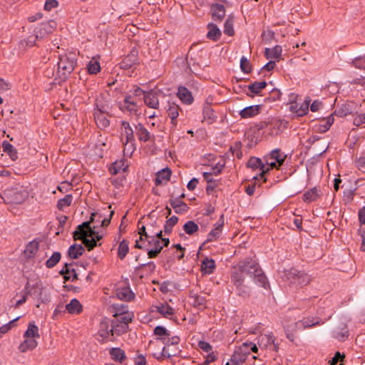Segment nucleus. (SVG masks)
Instances as JSON below:
<instances>
[{
  "label": "nucleus",
  "mask_w": 365,
  "mask_h": 365,
  "mask_svg": "<svg viewBox=\"0 0 365 365\" xmlns=\"http://www.w3.org/2000/svg\"><path fill=\"white\" fill-rule=\"evenodd\" d=\"M133 317V314H128L125 317L113 319H103L99 324L97 339L102 343L114 341L118 336L128 331L129 324Z\"/></svg>",
  "instance_id": "nucleus-1"
},
{
  "label": "nucleus",
  "mask_w": 365,
  "mask_h": 365,
  "mask_svg": "<svg viewBox=\"0 0 365 365\" xmlns=\"http://www.w3.org/2000/svg\"><path fill=\"white\" fill-rule=\"evenodd\" d=\"M77 53L68 52L59 55L57 63L56 78L61 81H65L73 71L77 63Z\"/></svg>",
  "instance_id": "nucleus-2"
},
{
  "label": "nucleus",
  "mask_w": 365,
  "mask_h": 365,
  "mask_svg": "<svg viewBox=\"0 0 365 365\" xmlns=\"http://www.w3.org/2000/svg\"><path fill=\"white\" fill-rule=\"evenodd\" d=\"M110 107L108 101H105L103 97L96 98L94 109L93 117L97 126L100 129H106L110 125Z\"/></svg>",
  "instance_id": "nucleus-3"
},
{
  "label": "nucleus",
  "mask_w": 365,
  "mask_h": 365,
  "mask_svg": "<svg viewBox=\"0 0 365 365\" xmlns=\"http://www.w3.org/2000/svg\"><path fill=\"white\" fill-rule=\"evenodd\" d=\"M120 140L124 146V156L131 157L136 149L134 131L130 123L125 120L121 121Z\"/></svg>",
  "instance_id": "nucleus-4"
},
{
  "label": "nucleus",
  "mask_w": 365,
  "mask_h": 365,
  "mask_svg": "<svg viewBox=\"0 0 365 365\" xmlns=\"http://www.w3.org/2000/svg\"><path fill=\"white\" fill-rule=\"evenodd\" d=\"M242 269L243 271H247V273L253 277L255 282L257 285L264 289H268L269 287V284L267 277L259 267V264L255 260H245L243 262Z\"/></svg>",
  "instance_id": "nucleus-5"
},
{
  "label": "nucleus",
  "mask_w": 365,
  "mask_h": 365,
  "mask_svg": "<svg viewBox=\"0 0 365 365\" xmlns=\"http://www.w3.org/2000/svg\"><path fill=\"white\" fill-rule=\"evenodd\" d=\"M162 230L155 232H151L150 238L147 240L149 247H145L148 250V255L150 258H153L160 252L163 247L169 243L168 238L162 237Z\"/></svg>",
  "instance_id": "nucleus-6"
},
{
  "label": "nucleus",
  "mask_w": 365,
  "mask_h": 365,
  "mask_svg": "<svg viewBox=\"0 0 365 365\" xmlns=\"http://www.w3.org/2000/svg\"><path fill=\"white\" fill-rule=\"evenodd\" d=\"M287 155L284 154L280 149L276 148L269 152L264 158L269 166V170L274 168L279 169L283 165Z\"/></svg>",
  "instance_id": "nucleus-7"
},
{
  "label": "nucleus",
  "mask_w": 365,
  "mask_h": 365,
  "mask_svg": "<svg viewBox=\"0 0 365 365\" xmlns=\"http://www.w3.org/2000/svg\"><path fill=\"white\" fill-rule=\"evenodd\" d=\"M51 32V29L48 23L41 24L35 30V34L28 36L26 39L22 41L21 44L23 46L32 47L36 44V41L38 38H42L48 33Z\"/></svg>",
  "instance_id": "nucleus-8"
},
{
  "label": "nucleus",
  "mask_w": 365,
  "mask_h": 365,
  "mask_svg": "<svg viewBox=\"0 0 365 365\" xmlns=\"http://www.w3.org/2000/svg\"><path fill=\"white\" fill-rule=\"evenodd\" d=\"M89 222H83L82 225H78V230L74 232V237L78 239H83L85 246L88 250H92L97 245L96 240L92 237V235H89L90 238H87L88 236V231L86 228H89Z\"/></svg>",
  "instance_id": "nucleus-9"
},
{
  "label": "nucleus",
  "mask_w": 365,
  "mask_h": 365,
  "mask_svg": "<svg viewBox=\"0 0 365 365\" xmlns=\"http://www.w3.org/2000/svg\"><path fill=\"white\" fill-rule=\"evenodd\" d=\"M285 277L292 284H297L300 286L307 284L310 280V277L303 272L298 271L294 268H292L285 272Z\"/></svg>",
  "instance_id": "nucleus-10"
},
{
  "label": "nucleus",
  "mask_w": 365,
  "mask_h": 365,
  "mask_svg": "<svg viewBox=\"0 0 365 365\" xmlns=\"http://www.w3.org/2000/svg\"><path fill=\"white\" fill-rule=\"evenodd\" d=\"M247 349V344L245 342L237 346L230 358L231 365H242L250 355Z\"/></svg>",
  "instance_id": "nucleus-11"
},
{
  "label": "nucleus",
  "mask_w": 365,
  "mask_h": 365,
  "mask_svg": "<svg viewBox=\"0 0 365 365\" xmlns=\"http://www.w3.org/2000/svg\"><path fill=\"white\" fill-rule=\"evenodd\" d=\"M247 167L255 171H259V178H263L264 182L266 181L264 177V175L269 172V166L267 165L266 162L263 163L260 158L252 157L247 162Z\"/></svg>",
  "instance_id": "nucleus-12"
},
{
  "label": "nucleus",
  "mask_w": 365,
  "mask_h": 365,
  "mask_svg": "<svg viewBox=\"0 0 365 365\" xmlns=\"http://www.w3.org/2000/svg\"><path fill=\"white\" fill-rule=\"evenodd\" d=\"M120 108L123 112L137 115L139 111V103L133 96L130 95L125 98Z\"/></svg>",
  "instance_id": "nucleus-13"
},
{
  "label": "nucleus",
  "mask_w": 365,
  "mask_h": 365,
  "mask_svg": "<svg viewBox=\"0 0 365 365\" xmlns=\"http://www.w3.org/2000/svg\"><path fill=\"white\" fill-rule=\"evenodd\" d=\"M311 100L307 98L302 103L292 102L289 106V110L297 116H304L308 113Z\"/></svg>",
  "instance_id": "nucleus-14"
},
{
  "label": "nucleus",
  "mask_w": 365,
  "mask_h": 365,
  "mask_svg": "<svg viewBox=\"0 0 365 365\" xmlns=\"http://www.w3.org/2000/svg\"><path fill=\"white\" fill-rule=\"evenodd\" d=\"M257 344L262 349L273 347V350L277 351V344L274 343V337L272 333L263 334L258 336Z\"/></svg>",
  "instance_id": "nucleus-15"
},
{
  "label": "nucleus",
  "mask_w": 365,
  "mask_h": 365,
  "mask_svg": "<svg viewBox=\"0 0 365 365\" xmlns=\"http://www.w3.org/2000/svg\"><path fill=\"white\" fill-rule=\"evenodd\" d=\"M224 215H221L218 220L214 224L213 228L208 233L207 240V241H215L220 237L224 226Z\"/></svg>",
  "instance_id": "nucleus-16"
},
{
  "label": "nucleus",
  "mask_w": 365,
  "mask_h": 365,
  "mask_svg": "<svg viewBox=\"0 0 365 365\" xmlns=\"http://www.w3.org/2000/svg\"><path fill=\"white\" fill-rule=\"evenodd\" d=\"M242 266L243 262L239 265V269L233 272L231 275V282L235 285L237 289H239L240 295H242L244 292L241 291L245 280L243 274L247 273V271L242 269Z\"/></svg>",
  "instance_id": "nucleus-17"
},
{
  "label": "nucleus",
  "mask_w": 365,
  "mask_h": 365,
  "mask_svg": "<svg viewBox=\"0 0 365 365\" xmlns=\"http://www.w3.org/2000/svg\"><path fill=\"white\" fill-rule=\"evenodd\" d=\"M110 312L113 316L116 318L125 317L128 314H133L132 312L128 311V307L126 304L124 303H115L110 306Z\"/></svg>",
  "instance_id": "nucleus-18"
},
{
  "label": "nucleus",
  "mask_w": 365,
  "mask_h": 365,
  "mask_svg": "<svg viewBox=\"0 0 365 365\" xmlns=\"http://www.w3.org/2000/svg\"><path fill=\"white\" fill-rule=\"evenodd\" d=\"M321 323H323L322 319L317 317H311L304 318L302 320L294 322V326L297 329L304 330V329L312 327L315 325L320 324Z\"/></svg>",
  "instance_id": "nucleus-19"
},
{
  "label": "nucleus",
  "mask_w": 365,
  "mask_h": 365,
  "mask_svg": "<svg viewBox=\"0 0 365 365\" xmlns=\"http://www.w3.org/2000/svg\"><path fill=\"white\" fill-rule=\"evenodd\" d=\"M145 104L149 108L153 109H158L159 108V100L158 93L153 90H150L145 93L143 98Z\"/></svg>",
  "instance_id": "nucleus-20"
},
{
  "label": "nucleus",
  "mask_w": 365,
  "mask_h": 365,
  "mask_svg": "<svg viewBox=\"0 0 365 365\" xmlns=\"http://www.w3.org/2000/svg\"><path fill=\"white\" fill-rule=\"evenodd\" d=\"M135 134L140 142L146 143L154 138L151 134L142 123H138L135 126Z\"/></svg>",
  "instance_id": "nucleus-21"
},
{
  "label": "nucleus",
  "mask_w": 365,
  "mask_h": 365,
  "mask_svg": "<svg viewBox=\"0 0 365 365\" xmlns=\"http://www.w3.org/2000/svg\"><path fill=\"white\" fill-rule=\"evenodd\" d=\"M262 109L261 105H253L245 107L239 112L241 118L247 119L253 118L259 114Z\"/></svg>",
  "instance_id": "nucleus-22"
},
{
  "label": "nucleus",
  "mask_w": 365,
  "mask_h": 365,
  "mask_svg": "<svg viewBox=\"0 0 365 365\" xmlns=\"http://www.w3.org/2000/svg\"><path fill=\"white\" fill-rule=\"evenodd\" d=\"M177 96L186 105H190L193 103L194 98L192 93L185 86L178 87Z\"/></svg>",
  "instance_id": "nucleus-23"
},
{
  "label": "nucleus",
  "mask_w": 365,
  "mask_h": 365,
  "mask_svg": "<svg viewBox=\"0 0 365 365\" xmlns=\"http://www.w3.org/2000/svg\"><path fill=\"white\" fill-rule=\"evenodd\" d=\"M151 232H155L154 231H150L148 230V232L146 231V228L144 225L139 227L140 235L139 240H136L135 241V247L139 249H143L145 247L146 245L145 244V241H147L150 237Z\"/></svg>",
  "instance_id": "nucleus-24"
},
{
  "label": "nucleus",
  "mask_w": 365,
  "mask_h": 365,
  "mask_svg": "<svg viewBox=\"0 0 365 365\" xmlns=\"http://www.w3.org/2000/svg\"><path fill=\"white\" fill-rule=\"evenodd\" d=\"M60 274L64 276L66 280L73 282L77 279V273L75 270L74 265L71 263H66L60 271Z\"/></svg>",
  "instance_id": "nucleus-25"
},
{
  "label": "nucleus",
  "mask_w": 365,
  "mask_h": 365,
  "mask_svg": "<svg viewBox=\"0 0 365 365\" xmlns=\"http://www.w3.org/2000/svg\"><path fill=\"white\" fill-rule=\"evenodd\" d=\"M171 170L168 168H163L156 173L155 178V185H160L166 183L170 180Z\"/></svg>",
  "instance_id": "nucleus-26"
},
{
  "label": "nucleus",
  "mask_w": 365,
  "mask_h": 365,
  "mask_svg": "<svg viewBox=\"0 0 365 365\" xmlns=\"http://www.w3.org/2000/svg\"><path fill=\"white\" fill-rule=\"evenodd\" d=\"M116 295L118 299L125 302L131 301L135 297L134 293L128 287L118 288L116 290Z\"/></svg>",
  "instance_id": "nucleus-27"
},
{
  "label": "nucleus",
  "mask_w": 365,
  "mask_h": 365,
  "mask_svg": "<svg viewBox=\"0 0 365 365\" xmlns=\"http://www.w3.org/2000/svg\"><path fill=\"white\" fill-rule=\"evenodd\" d=\"M212 19L216 21H221L225 16V9L222 4H215L211 6Z\"/></svg>",
  "instance_id": "nucleus-28"
},
{
  "label": "nucleus",
  "mask_w": 365,
  "mask_h": 365,
  "mask_svg": "<svg viewBox=\"0 0 365 365\" xmlns=\"http://www.w3.org/2000/svg\"><path fill=\"white\" fill-rule=\"evenodd\" d=\"M109 354L112 360L120 364H122L126 358L125 351L119 347L110 349Z\"/></svg>",
  "instance_id": "nucleus-29"
},
{
  "label": "nucleus",
  "mask_w": 365,
  "mask_h": 365,
  "mask_svg": "<svg viewBox=\"0 0 365 365\" xmlns=\"http://www.w3.org/2000/svg\"><path fill=\"white\" fill-rule=\"evenodd\" d=\"M170 204L178 214H182L187 212L189 207L186 203L182 202L180 198H174L170 200Z\"/></svg>",
  "instance_id": "nucleus-30"
},
{
  "label": "nucleus",
  "mask_w": 365,
  "mask_h": 365,
  "mask_svg": "<svg viewBox=\"0 0 365 365\" xmlns=\"http://www.w3.org/2000/svg\"><path fill=\"white\" fill-rule=\"evenodd\" d=\"M179 106L175 103L169 104L168 108V115L170 118V123L172 124V127H176L178 125L177 118L179 115Z\"/></svg>",
  "instance_id": "nucleus-31"
},
{
  "label": "nucleus",
  "mask_w": 365,
  "mask_h": 365,
  "mask_svg": "<svg viewBox=\"0 0 365 365\" xmlns=\"http://www.w3.org/2000/svg\"><path fill=\"white\" fill-rule=\"evenodd\" d=\"M203 120L207 124L213 123L217 119V115L210 105L204 106L202 110Z\"/></svg>",
  "instance_id": "nucleus-32"
},
{
  "label": "nucleus",
  "mask_w": 365,
  "mask_h": 365,
  "mask_svg": "<svg viewBox=\"0 0 365 365\" xmlns=\"http://www.w3.org/2000/svg\"><path fill=\"white\" fill-rule=\"evenodd\" d=\"M25 339L19 344V349L21 352H26L29 350L35 349L38 342L36 339L24 337Z\"/></svg>",
  "instance_id": "nucleus-33"
},
{
  "label": "nucleus",
  "mask_w": 365,
  "mask_h": 365,
  "mask_svg": "<svg viewBox=\"0 0 365 365\" xmlns=\"http://www.w3.org/2000/svg\"><path fill=\"white\" fill-rule=\"evenodd\" d=\"M209 29L207 34V38L214 41H218L222 35L220 29L214 24L210 23L207 25Z\"/></svg>",
  "instance_id": "nucleus-34"
},
{
  "label": "nucleus",
  "mask_w": 365,
  "mask_h": 365,
  "mask_svg": "<svg viewBox=\"0 0 365 365\" xmlns=\"http://www.w3.org/2000/svg\"><path fill=\"white\" fill-rule=\"evenodd\" d=\"M282 48L280 46H275L273 48H266L264 54L268 59L279 60L282 55Z\"/></svg>",
  "instance_id": "nucleus-35"
},
{
  "label": "nucleus",
  "mask_w": 365,
  "mask_h": 365,
  "mask_svg": "<svg viewBox=\"0 0 365 365\" xmlns=\"http://www.w3.org/2000/svg\"><path fill=\"white\" fill-rule=\"evenodd\" d=\"M66 309L68 313L72 314H78L83 310V307L80 302L77 299H73L66 304Z\"/></svg>",
  "instance_id": "nucleus-36"
},
{
  "label": "nucleus",
  "mask_w": 365,
  "mask_h": 365,
  "mask_svg": "<svg viewBox=\"0 0 365 365\" xmlns=\"http://www.w3.org/2000/svg\"><path fill=\"white\" fill-rule=\"evenodd\" d=\"M156 312L166 318H170L175 314L174 309L167 303L160 304L155 307Z\"/></svg>",
  "instance_id": "nucleus-37"
},
{
  "label": "nucleus",
  "mask_w": 365,
  "mask_h": 365,
  "mask_svg": "<svg viewBox=\"0 0 365 365\" xmlns=\"http://www.w3.org/2000/svg\"><path fill=\"white\" fill-rule=\"evenodd\" d=\"M39 245L38 242L36 240L31 241L26 246L24 254L26 257L32 258L34 257L38 250Z\"/></svg>",
  "instance_id": "nucleus-38"
},
{
  "label": "nucleus",
  "mask_w": 365,
  "mask_h": 365,
  "mask_svg": "<svg viewBox=\"0 0 365 365\" xmlns=\"http://www.w3.org/2000/svg\"><path fill=\"white\" fill-rule=\"evenodd\" d=\"M24 337L38 339L40 337L38 327L34 322H29L26 331L24 332Z\"/></svg>",
  "instance_id": "nucleus-39"
},
{
  "label": "nucleus",
  "mask_w": 365,
  "mask_h": 365,
  "mask_svg": "<svg viewBox=\"0 0 365 365\" xmlns=\"http://www.w3.org/2000/svg\"><path fill=\"white\" fill-rule=\"evenodd\" d=\"M9 194L11 195L9 202L15 204L22 203L26 197V194L24 191L9 190Z\"/></svg>",
  "instance_id": "nucleus-40"
},
{
  "label": "nucleus",
  "mask_w": 365,
  "mask_h": 365,
  "mask_svg": "<svg viewBox=\"0 0 365 365\" xmlns=\"http://www.w3.org/2000/svg\"><path fill=\"white\" fill-rule=\"evenodd\" d=\"M334 122V117L333 114L329 115L320 120L319 125V131L320 133H325L329 130L331 125Z\"/></svg>",
  "instance_id": "nucleus-41"
},
{
  "label": "nucleus",
  "mask_w": 365,
  "mask_h": 365,
  "mask_svg": "<svg viewBox=\"0 0 365 365\" xmlns=\"http://www.w3.org/2000/svg\"><path fill=\"white\" fill-rule=\"evenodd\" d=\"M3 151L7 153L12 160H16L18 158V153L16 149L13 145L8 141L2 143Z\"/></svg>",
  "instance_id": "nucleus-42"
},
{
  "label": "nucleus",
  "mask_w": 365,
  "mask_h": 365,
  "mask_svg": "<svg viewBox=\"0 0 365 365\" xmlns=\"http://www.w3.org/2000/svg\"><path fill=\"white\" fill-rule=\"evenodd\" d=\"M84 247L81 245L74 244L68 248V255L71 259H77L83 255Z\"/></svg>",
  "instance_id": "nucleus-43"
},
{
  "label": "nucleus",
  "mask_w": 365,
  "mask_h": 365,
  "mask_svg": "<svg viewBox=\"0 0 365 365\" xmlns=\"http://www.w3.org/2000/svg\"><path fill=\"white\" fill-rule=\"evenodd\" d=\"M319 197V190L317 189L316 187L309 189V190L306 191L303 195V200L309 203L313 201H315L318 197Z\"/></svg>",
  "instance_id": "nucleus-44"
},
{
  "label": "nucleus",
  "mask_w": 365,
  "mask_h": 365,
  "mask_svg": "<svg viewBox=\"0 0 365 365\" xmlns=\"http://www.w3.org/2000/svg\"><path fill=\"white\" fill-rule=\"evenodd\" d=\"M215 267V262L212 259L206 258L202 262L201 269L205 274H212Z\"/></svg>",
  "instance_id": "nucleus-45"
},
{
  "label": "nucleus",
  "mask_w": 365,
  "mask_h": 365,
  "mask_svg": "<svg viewBox=\"0 0 365 365\" xmlns=\"http://www.w3.org/2000/svg\"><path fill=\"white\" fill-rule=\"evenodd\" d=\"M128 165H126L124 160H117L114 162L112 166L110 168V171L111 174L115 175L120 172H125Z\"/></svg>",
  "instance_id": "nucleus-46"
},
{
  "label": "nucleus",
  "mask_w": 365,
  "mask_h": 365,
  "mask_svg": "<svg viewBox=\"0 0 365 365\" xmlns=\"http://www.w3.org/2000/svg\"><path fill=\"white\" fill-rule=\"evenodd\" d=\"M87 70L90 74H96L101 71V65L99 61L93 58L87 64Z\"/></svg>",
  "instance_id": "nucleus-47"
},
{
  "label": "nucleus",
  "mask_w": 365,
  "mask_h": 365,
  "mask_svg": "<svg viewBox=\"0 0 365 365\" xmlns=\"http://www.w3.org/2000/svg\"><path fill=\"white\" fill-rule=\"evenodd\" d=\"M154 334L157 336L156 339L162 342V338H167L171 333L165 327L157 326L153 331Z\"/></svg>",
  "instance_id": "nucleus-48"
},
{
  "label": "nucleus",
  "mask_w": 365,
  "mask_h": 365,
  "mask_svg": "<svg viewBox=\"0 0 365 365\" xmlns=\"http://www.w3.org/2000/svg\"><path fill=\"white\" fill-rule=\"evenodd\" d=\"M180 339L178 336H172L171 334L167 338H162V343L164 346H173L178 347Z\"/></svg>",
  "instance_id": "nucleus-49"
},
{
  "label": "nucleus",
  "mask_w": 365,
  "mask_h": 365,
  "mask_svg": "<svg viewBox=\"0 0 365 365\" xmlns=\"http://www.w3.org/2000/svg\"><path fill=\"white\" fill-rule=\"evenodd\" d=\"M73 201V196L71 194L66 195L64 197L58 200L57 202V207L60 210H64L68 207Z\"/></svg>",
  "instance_id": "nucleus-50"
},
{
  "label": "nucleus",
  "mask_w": 365,
  "mask_h": 365,
  "mask_svg": "<svg viewBox=\"0 0 365 365\" xmlns=\"http://www.w3.org/2000/svg\"><path fill=\"white\" fill-rule=\"evenodd\" d=\"M190 298L192 299V304L198 309H202L205 307L206 299L204 297L192 294L190 295Z\"/></svg>",
  "instance_id": "nucleus-51"
},
{
  "label": "nucleus",
  "mask_w": 365,
  "mask_h": 365,
  "mask_svg": "<svg viewBox=\"0 0 365 365\" xmlns=\"http://www.w3.org/2000/svg\"><path fill=\"white\" fill-rule=\"evenodd\" d=\"M199 230V226L192 220L186 222L183 225V230L189 235H192Z\"/></svg>",
  "instance_id": "nucleus-52"
},
{
  "label": "nucleus",
  "mask_w": 365,
  "mask_h": 365,
  "mask_svg": "<svg viewBox=\"0 0 365 365\" xmlns=\"http://www.w3.org/2000/svg\"><path fill=\"white\" fill-rule=\"evenodd\" d=\"M266 86L267 83L265 81L255 82L248 86V90L252 94H258Z\"/></svg>",
  "instance_id": "nucleus-53"
},
{
  "label": "nucleus",
  "mask_w": 365,
  "mask_h": 365,
  "mask_svg": "<svg viewBox=\"0 0 365 365\" xmlns=\"http://www.w3.org/2000/svg\"><path fill=\"white\" fill-rule=\"evenodd\" d=\"M234 20L232 17L229 16L224 24V33L228 36H232L235 34Z\"/></svg>",
  "instance_id": "nucleus-54"
},
{
  "label": "nucleus",
  "mask_w": 365,
  "mask_h": 365,
  "mask_svg": "<svg viewBox=\"0 0 365 365\" xmlns=\"http://www.w3.org/2000/svg\"><path fill=\"white\" fill-rule=\"evenodd\" d=\"M284 331L286 333L287 338L292 341H293L295 339V333L297 331L302 330V329L295 328L294 326V323H292L289 325L284 326Z\"/></svg>",
  "instance_id": "nucleus-55"
},
{
  "label": "nucleus",
  "mask_w": 365,
  "mask_h": 365,
  "mask_svg": "<svg viewBox=\"0 0 365 365\" xmlns=\"http://www.w3.org/2000/svg\"><path fill=\"white\" fill-rule=\"evenodd\" d=\"M129 250L128 243L126 240H123L119 244L118 249V256L120 259L125 258Z\"/></svg>",
  "instance_id": "nucleus-56"
},
{
  "label": "nucleus",
  "mask_w": 365,
  "mask_h": 365,
  "mask_svg": "<svg viewBox=\"0 0 365 365\" xmlns=\"http://www.w3.org/2000/svg\"><path fill=\"white\" fill-rule=\"evenodd\" d=\"M61 253L58 252H54L52 255L46 260V266L48 268H52L60 261Z\"/></svg>",
  "instance_id": "nucleus-57"
},
{
  "label": "nucleus",
  "mask_w": 365,
  "mask_h": 365,
  "mask_svg": "<svg viewBox=\"0 0 365 365\" xmlns=\"http://www.w3.org/2000/svg\"><path fill=\"white\" fill-rule=\"evenodd\" d=\"M178 217L173 215L170 217L164 225V231L165 234H170L172 232L173 227L177 224Z\"/></svg>",
  "instance_id": "nucleus-58"
},
{
  "label": "nucleus",
  "mask_w": 365,
  "mask_h": 365,
  "mask_svg": "<svg viewBox=\"0 0 365 365\" xmlns=\"http://www.w3.org/2000/svg\"><path fill=\"white\" fill-rule=\"evenodd\" d=\"M240 68L245 73H249L251 72L250 61L245 56H242L240 59Z\"/></svg>",
  "instance_id": "nucleus-59"
},
{
  "label": "nucleus",
  "mask_w": 365,
  "mask_h": 365,
  "mask_svg": "<svg viewBox=\"0 0 365 365\" xmlns=\"http://www.w3.org/2000/svg\"><path fill=\"white\" fill-rule=\"evenodd\" d=\"M20 317H18L0 327V339L3 336L4 334H6L11 329L13 324Z\"/></svg>",
  "instance_id": "nucleus-60"
},
{
  "label": "nucleus",
  "mask_w": 365,
  "mask_h": 365,
  "mask_svg": "<svg viewBox=\"0 0 365 365\" xmlns=\"http://www.w3.org/2000/svg\"><path fill=\"white\" fill-rule=\"evenodd\" d=\"M352 63L354 66L356 68L365 69V59L364 57L355 58L353 60Z\"/></svg>",
  "instance_id": "nucleus-61"
},
{
  "label": "nucleus",
  "mask_w": 365,
  "mask_h": 365,
  "mask_svg": "<svg viewBox=\"0 0 365 365\" xmlns=\"http://www.w3.org/2000/svg\"><path fill=\"white\" fill-rule=\"evenodd\" d=\"M58 3L56 0H46L44 4V9L46 11H51V9L56 8Z\"/></svg>",
  "instance_id": "nucleus-62"
},
{
  "label": "nucleus",
  "mask_w": 365,
  "mask_h": 365,
  "mask_svg": "<svg viewBox=\"0 0 365 365\" xmlns=\"http://www.w3.org/2000/svg\"><path fill=\"white\" fill-rule=\"evenodd\" d=\"M365 123V113L357 115L354 118L353 123L356 126H360Z\"/></svg>",
  "instance_id": "nucleus-63"
},
{
  "label": "nucleus",
  "mask_w": 365,
  "mask_h": 365,
  "mask_svg": "<svg viewBox=\"0 0 365 365\" xmlns=\"http://www.w3.org/2000/svg\"><path fill=\"white\" fill-rule=\"evenodd\" d=\"M344 356L339 352H336L334 356L329 361V365H338V363L344 359Z\"/></svg>",
  "instance_id": "nucleus-64"
}]
</instances>
